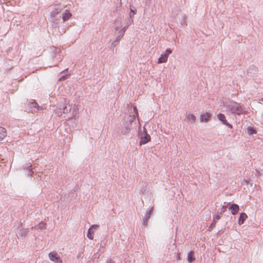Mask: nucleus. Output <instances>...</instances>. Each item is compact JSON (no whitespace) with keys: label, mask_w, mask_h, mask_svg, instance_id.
Wrapping results in <instances>:
<instances>
[{"label":"nucleus","mask_w":263,"mask_h":263,"mask_svg":"<svg viewBox=\"0 0 263 263\" xmlns=\"http://www.w3.org/2000/svg\"><path fill=\"white\" fill-rule=\"evenodd\" d=\"M64 8L65 7L64 6L60 5H55L50 12V16L52 18V20H53L56 15L60 13Z\"/></svg>","instance_id":"nucleus-4"},{"label":"nucleus","mask_w":263,"mask_h":263,"mask_svg":"<svg viewBox=\"0 0 263 263\" xmlns=\"http://www.w3.org/2000/svg\"><path fill=\"white\" fill-rule=\"evenodd\" d=\"M37 228L42 230L46 229V224L43 222H40Z\"/></svg>","instance_id":"nucleus-24"},{"label":"nucleus","mask_w":263,"mask_h":263,"mask_svg":"<svg viewBox=\"0 0 263 263\" xmlns=\"http://www.w3.org/2000/svg\"><path fill=\"white\" fill-rule=\"evenodd\" d=\"M87 236L91 240H92L93 239V231L91 230V229H88L87 234Z\"/></svg>","instance_id":"nucleus-20"},{"label":"nucleus","mask_w":263,"mask_h":263,"mask_svg":"<svg viewBox=\"0 0 263 263\" xmlns=\"http://www.w3.org/2000/svg\"><path fill=\"white\" fill-rule=\"evenodd\" d=\"M211 114L209 112H206L205 114L200 115V120L201 122H208L211 117Z\"/></svg>","instance_id":"nucleus-12"},{"label":"nucleus","mask_w":263,"mask_h":263,"mask_svg":"<svg viewBox=\"0 0 263 263\" xmlns=\"http://www.w3.org/2000/svg\"><path fill=\"white\" fill-rule=\"evenodd\" d=\"M106 263H114V262L111 259H108L107 260Z\"/></svg>","instance_id":"nucleus-35"},{"label":"nucleus","mask_w":263,"mask_h":263,"mask_svg":"<svg viewBox=\"0 0 263 263\" xmlns=\"http://www.w3.org/2000/svg\"><path fill=\"white\" fill-rule=\"evenodd\" d=\"M262 174V172L261 171H259V170H255V176H260Z\"/></svg>","instance_id":"nucleus-31"},{"label":"nucleus","mask_w":263,"mask_h":263,"mask_svg":"<svg viewBox=\"0 0 263 263\" xmlns=\"http://www.w3.org/2000/svg\"><path fill=\"white\" fill-rule=\"evenodd\" d=\"M29 104L31 108H36L38 110L41 109V107L34 101L29 103Z\"/></svg>","instance_id":"nucleus-18"},{"label":"nucleus","mask_w":263,"mask_h":263,"mask_svg":"<svg viewBox=\"0 0 263 263\" xmlns=\"http://www.w3.org/2000/svg\"><path fill=\"white\" fill-rule=\"evenodd\" d=\"M72 16V14L68 10H66L65 12L63 13L62 19L64 22L68 21Z\"/></svg>","instance_id":"nucleus-15"},{"label":"nucleus","mask_w":263,"mask_h":263,"mask_svg":"<svg viewBox=\"0 0 263 263\" xmlns=\"http://www.w3.org/2000/svg\"><path fill=\"white\" fill-rule=\"evenodd\" d=\"M135 115H129L126 119L124 120L123 125L121 128V131L123 134H126L130 132L132 123L135 120Z\"/></svg>","instance_id":"nucleus-2"},{"label":"nucleus","mask_w":263,"mask_h":263,"mask_svg":"<svg viewBox=\"0 0 263 263\" xmlns=\"http://www.w3.org/2000/svg\"><path fill=\"white\" fill-rule=\"evenodd\" d=\"M216 222H217L216 220L215 219H214L210 227L209 228V231H211L215 227Z\"/></svg>","instance_id":"nucleus-25"},{"label":"nucleus","mask_w":263,"mask_h":263,"mask_svg":"<svg viewBox=\"0 0 263 263\" xmlns=\"http://www.w3.org/2000/svg\"><path fill=\"white\" fill-rule=\"evenodd\" d=\"M50 260L55 263H62V260L59 255L55 252H51L48 254Z\"/></svg>","instance_id":"nucleus-7"},{"label":"nucleus","mask_w":263,"mask_h":263,"mask_svg":"<svg viewBox=\"0 0 263 263\" xmlns=\"http://www.w3.org/2000/svg\"><path fill=\"white\" fill-rule=\"evenodd\" d=\"M127 28V26L124 27L119 32V35L116 37L115 40L111 43V47L112 48H114L118 44L121 38L124 35Z\"/></svg>","instance_id":"nucleus-5"},{"label":"nucleus","mask_w":263,"mask_h":263,"mask_svg":"<svg viewBox=\"0 0 263 263\" xmlns=\"http://www.w3.org/2000/svg\"><path fill=\"white\" fill-rule=\"evenodd\" d=\"M229 209L231 210L232 215H236L239 211V207L237 204L233 203L230 205Z\"/></svg>","instance_id":"nucleus-11"},{"label":"nucleus","mask_w":263,"mask_h":263,"mask_svg":"<svg viewBox=\"0 0 263 263\" xmlns=\"http://www.w3.org/2000/svg\"><path fill=\"white\" fill-rule=\"evenodd\" d=\"M226 209H227V206H224V205H223L222 206L221 209V211H220V214H221L223 213H224V211L226 210Z\"/></svg>","instance_id":"nucleus-30"},{"label":"nucleus","mask_w":263,"mask_h":263,"mask_svg":"<svg viewBox=\"0 0 263 263\" xmlns=\"http://www.w3.org/2000/svg\"><path fill=\"white\" fill-rule=\"evenodd\" d=\"M248 218L247 215L245 213H241L240 214L239 219H238V224L241 225L242 224L246 219Z\"/></svg>","instance_id":"nucleus-14"},{"label":"nucleus","mask_w":263,"mask_h":263,"mask_svg":"<svg viewBox=\"0 0 263 263\" xmlns=\"http://www.w3.org/2000/svg\"><path fill=\"white\" fill-rule=\"evenodd\" d=\"M253 180H251V178H249L248 179H243L242 181V183L245 182L246 184H248L251 181H252Z\"/></svg>","instance_id":"nucleus-27"},{"label":"nucleus","mask_w":263,"mask_h":263,"mask_svg":"<svg viewBox=\"0 0 263 263\" xmlns=\"http://www.w3.org/2000/svg\"><path fill=\"white\" fill-rule=\"evenodd\" d=\"M251 69H255V67L254 66H252V67H250V68H249V71H250V70H251Z\"/></svg>","instance_id":"nucleus-37"},{"label":"nucleus","mask_w":263,"mask_h":263,"mask_svg":"<svg viewBox=\"0 0 263 263\" xmlns=\"http://www.w3.org/2000/svg\"><path fill=\"white\" fill-rule=\"evenodd\" d=\"M99 226L98 224H93L92 225L89 229H91V230H97L99 228Z\"/></svg>","instance_id":"nucleus-28"},{"label":"nucleus","mask_w":263,"mask_h":263,"mask_svg":"<svg viewBox=\"0 0 263 263\" xmlns=\"http://www.w3.org/2000/svg\"><path fill=\"white\" fill-rule=\"evenodd\" d=\"M227 111L234 115H240L245 112L244 107L235 101H231L226 105Z\"/></svg>","instance_id":"nucleus-1"},{"label":"nucleus","mask_w":263,"mask_h":263,"mask_svg":"<svg viewBox=\"0 0 263 263\" xmlns=\"http://www.w3.org/2000/svg\"><path fill=\"white\" fill-rule=\"evenodd\" d=\"M172 50L168 48L165 50V52L164 54H162L160 57L158 59V63H163L166 62L167 60L169 54L172 53Z\"/></svg>","instance_id":"nucleus-6"},{"label":"nucleus","mask_w":263,"mask_h":263,"mask_svg":"<svg viewBox=\"0 0 263 263\" xmlns=\"http://www.w3.org/2000/svg\"><path fill=\"white\" fill-rule=\"evenodd\" d=\"M248 134L249 135H253L256 133L255 129L252 127H249L248 128Z\"/></svg>","instance_id":"nucleus-23"},{"label":"nucleus","mask_w":263,"mask_h":263,"mask_svg":"<svg viewBox=\"0 0 263 263\" xmlns=\"http://www.w3.org/2000/svg\"><path fill=\"white\" fill-rule=\"evenodd\" d=\"M151 140V137L150 136L147 134V133H145V134L143 136H141L140 138V141L139 144L140 145L145 144L150 141Z\"/></svg>","instance_id":"nucleus-10"},{"label":"nucleus","mask_w":263,"mask_h":263,"mask_svg":"<svg viewBox=\"0 0 263 263\" xmlns=\"http://www.w3.org/2000/svg\"><path fill=\"white\" fill-rule=\"evenodd\" d=\"M153 210V208H151V209L148 210H147L144 215V216L143 218V222L142 224L144 227H146L147 226L148 223V220L150 218L151 213Z\"/></svg>","instance_id":"nucleus-8"},{"label":"nucleus","mask_w":263,"mask_h":263,"mask_svg":"<svg viewBox=\"0 0 263 263\" xmlns=\"http://www.w3.org/2000/svg\"><path fill=\"white\" fill-rule=\"evenodd\" d=\"M186 20H187L186 16L185 15H183V16L181 18V22H180L181 26H187Z\"/></svg>","instance_id":"nucleus-21"},{"label":"nucleus","mask_w":263,"mask_h":263,"mask_svg":"<svg viewBox=\"0 0 263 263\" xmlns=\"http://www.w3.org/2000/svg\"><path fill=\"white\" fill-rule=\"evenodd\" d=\"M23 167L24 170H26L28 171L32 170V164L30 163H26L25 164L23 165Z\"/></svg>","instance_id":"nucleus-22"},{"label":"nucleus","mask_w":263,"mask_h":263,"mask_svg":"<svg viewBox=\"0 0 263 263\" xmlns=\"http://www.w3.org/2000/svg\"><path fill=\"white\" fill-rule=\"evenodd\" d=\"M145 133H147V132H146L145 128L144 127L143 130V133H144L145 135Z\"/></svg>","instance_id":"nucleus-36"},{"label":"nucleus","mask_w":263,"mask_h":263,"mask_svg":"<svg viewBox=\"0 0 263 263\" xmlns=\"http://www.w3.org/2000/svg\"><path fill=\"white\" fill-rule=\"evenodd\" d=\"M187 259L188 262H192L194 260V253L192 251H190L187 254Z\"/></svg>","instance_id":"nucleus-17"},{"label":"nucleus","mask_w":263,"mask_h":263,"mask_svg":"<svg viewBox=\"0 0 263 263\" xmlns=\"http://www.w3.org/2000/svg\"><path fill=\"white\" fill-rule=\"evenodd\" d=\"M66 79V76H62V77H61V78L59 79V80H60V81H62V80H65Z\"/></svg>","instance_id":"nucleus-34"},{"label":"nucleus","mask_w":263,"mask_h":263,"mask_svg":"<svg viewBox=\"0 0 263 263\" xmlns=\"http://www.w3.org/2000/svg\"><path fill=\"white\" fill-rule=\"evenodd\" d=\"M29 232L28 229L23 228L22 224L20 225V229L18 234L20 237H26Z\"/></svg>","instance_id":"nucleus-13"},{"label":"nucleus","mask_w":263,"mask_h":263,"mask_svg":"<svg viewBox=\"0 0 263 263\" xmlns=\"http://www.w3.org/2000/svg\"><path fill=\"white\" fill-rule=\"evenodd\" d=\"M217 118L218 120L222 122V124L227 126L230 128H232V125L228 122L226 119V117L224 114L219 113L217 115Z\"/></svg>","instance_id":"nucleus-9"},{"label":"nucleus","mask_w":263,"mask_h":263,"mask_svg":"<svg viewBox=\"0 0 263 263\" xmlns=\"http://www.w3.org/2000/svg\"><path fill=\"white\" fill-rule=\"evenodd\" d=\"M186 119L187 121L191 120L192 122H194L196 120V117L193 114H189L186 116Z\"/></svg>","instance_id":"nucleus-19"},{"label":"nucleus","mask_w":263,"mask_h":263,"mask_svg":"<svg viewBox=\"0 0 263 263\" xmlns=\"http://www.w3.org/2000/svg\"><path fill=\"white\" fill-rule=\"evenodd\" d=\"M133 109H134V112L135 113L134 115L136 116V118L137 117H138V109H137L136 106H134L133 107Z\"/></svg>","instance_id":"nucleus-29"},{"label":"nucleus","mask_w":263,"mask_h":263,"mask_svg":"<svg viewBox=\"0 0 263 263\" xmlns=\"http://www.w3.org/2000/svg\"><path fill=\"white\" fill-rule=\"evenodd\" d=\"M177 260L180 259V256H179V255L178 254H177Z\"/></svg>","instance_id":"nucleus-38"},{"label":"nucleus","mask_w":263,"mask_h":263,"mask_svg":"<svg viewBox=\"0 0 263 263\" xmlns=\"http://www.w3.org/2000/svg\"><path fill=\"white\" fill-rule=\"evenodd\" d=\"M214 219H215L217 221V220H219L220 219V216L217 215L215 216V217Z\"/></svg>","instance_id":"nucleus-33"},{"label":"nucleus","mask_w":263,"mask_h":263,"mask_svg":"<svg viewBox=\"0 0 263 263\" xmlns=\"http://www.w3.org/2000/svg\"><path fill=\"white\" fill-rule=\"evenodd\" d=\"M7 130L3 127H0V141L3 140L7 136Z\"/></svg>","instance_id":"nucleus-16"},{"label":"nucleus","mask_w":263,"mask_h":263,"mask_svg":"<svg viewBox=\"0 0 263 263\" xmlns=\"http://www.w3.org/2000/svg\"><path fill=\"white\" fill-rule=\"evenodd\" d=\"M63 101L65 102V99H63Z\"/></svg>","instance_id":"nucleus-41"},{"label":"nucleus","mask_w":263,"mask_h":263,"mask_svg":"<svg viewBox=\"0 0 263 263\" xmlns=\"http://www.w3.org/2000/svg\"><path fill=\"white\" fill-rule=\"evenodd\" d=\"M140 126H141V124H139V128H140Z\"/></svg>","instance_id":"nucleus-42"},{"label":"nucleus","mask_w":263,"mask_h":263,"mask_svg":"<svg viewBox=\"0 0 263 263\" xmlns=\"http://www.w3.org/2000/svg\"><path fill=\"white\" fill-rule=\"evenodd\" d=\"M261 116H262V120H263V111H262V112Z\"/></svg>","instance_id":"nucleus-40"},{"label":"nucleus","mask_w":263,"mask_h":263,"mask_svg":"<svg viewBox=\"0 0 263 263\" xmlns=\"http://www.w3.org/2000/svg\"><path fill=\"white\" fill-rule=\"evenodd\" d=\"M119 29V26H117V27H115V30H118Z\"/></svg>","instance_id":"nucleus-39"},{"label":"nucleus","mask_w":263,"mask_h":263,"mask_svg":"<svg viewBox=\"0 0 263 263\" xmlns=\"http://www.w3.org/2000/svg\"><path fill=\"white\" fill-rule=\"evenodd\" d=\"M32 174H33V171H32V170H30L29 171H28V177H32Z\"/></svg>","instance_id":"nucleus-32"},{"label":"nucleus","mask_w":263,"mask_h":263,"mask_svg":"<svg viewBox=\"0 0 263 263\" xmlns=\"http://www.w3.org/2000/svg\"><path fill=\"white\" fill-rule=\"evenodd\" d=\"M136 10L133 9L132 8H130V13H129V18L131 19L132 17L134 16L136 14Z\"/></svg>","instance_id":"nucleus-26"},{"label":"nucleus","mask_w":263,"mask_h":263,"mask_svg":"<svg viewBox=\"0 0 263 263\" xmlns=\"http://www.w3.org/2000/svg\"><path fill=\"white\" fill-rule=\"evenodd\" d=\"M71 106L70 105H65V104H61L59 108L56 110L55 113L59 116H62V113L68 114L70 112Z\"/></svg>","instance_id":"nucleus-3"}]
</instances>
